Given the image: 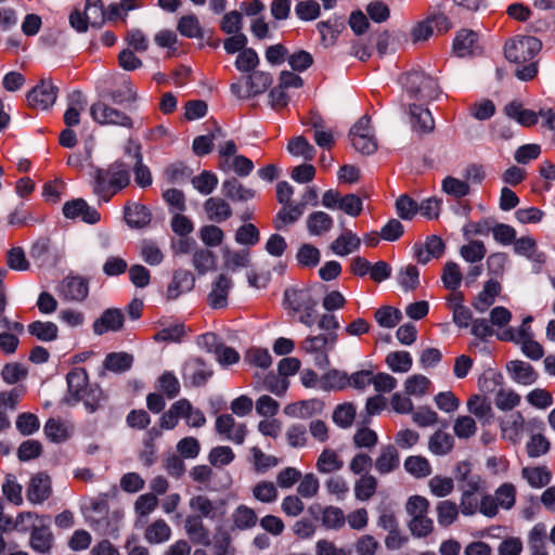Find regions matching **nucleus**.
<instances>
[{"instance_id": "nucleus-1", "label": "nucleus", "mask_w": 555, "mask_h": 555, "mask_svg": "<svg viewBox=\"0 0 555 555\" xmlns=\"http://www.w3.org/2000/svg\"><path fill=\"white\" fill-rule=\"evenodd\" d=\"M542 48L541 41L532 36H519L508 40L504 47L507 61L518 65L515 76L520 80H531L538 74L534 60Z\"/></svg>"}, {"instance_id": "nucleus-2", "label": "nucleus", "mask_w": 555, "mask_h": 555, "mask_svg": "<svg viewBox=\"0 0 555 555\" xmlns=\"http://www.w3.org/2000/svg\"><path fill=\"white\" fill-rule=\"evenodd\" d=\"M92 177L93 193L104 203L130 183L128 166L118 160L106 168H96Z\"/></svg>"}, {"instance_id": "nucleus-3", "label": "nucleus", "mask_w": 555, "mask_h": 555, "mask_svg": "<svg viewBox=\"0 0 555 555\" xmlns=\"http://www.w3.org/2000/svg\"><path fill=\"white\" fill-rule=\"evenodd\" d=\"M317 305L309 288L288 287L284 291V308L292 313H299V322L308 327L314 324Z\"/></svg>"}, {"instance_id": "nucleus-4", "label": "nucleus", "mask_w": 555, "mask_h": 555, "mask_svg": "<svg viewBox=\"0 0 555 555\" xmlns=\"http://www.w3.org/2000/svg\"><path fill=\"white\" fill-rule=\"evenodd\" d=\"M38 518L39 516L31 512L20 513L15 526L22 531L31 530L30 547L38 553L47 554L52 547L53 534L48 526L36 525Z\"/></svg>"}, {"instance_id": "nucleus-5", "label": "nucleus", "mask_w": 555, "mask_h": 555, "mask_svg": "<svg viewBox=\"0 0 555 555\" xmlns=\"http://www.w3.org/2000/svg\"><path fill=\"white\" fill-rule=\"evenodd\" d=\"M402 83L408 94L418 101L434 100L440 93L437 80L422 70L406 73Z\"/></svg>"}, {"instance_id": "nucleus-6", "label": "nucleus", "mask_w": 555, "mask_h": 555, "mask_svg": "<svg viewBox=\"0 0 555 555\" xmlns=\"http://www.w3.org/2000/svg\"><path fill=\"white\" fill-rule=\"evenodd\" d=\"M272 76L262 70H254L230 86L231 93L241 100H247L264 93L272 83Z\"/></svg>"}, {"instance_id": "nucleus-7", "label": "nucleus", "mask_w": 555, "mask_h": 555, "mask_svg": "<svg viewBox=\"0 0 555 555\" xmlns=\"http://www.w3.org/2000/svg\"><path fill=\"white\" fill-rule=\"evenodd\" d=\"M105 22L106 14L102 0H86L82 13L75 10L69 15L70 26L79 33L87 31L89 25L100 28Z\"/></svg>"}, {"instance_id": "nucleus-8", "label": "nucleus", "mask_w": 555, "mask_h": 555, "mask_svg": "<svg viewBox=\"0 0 555 555\" xmlns=\"http://www.w3.org/2000/svg\"><path fill=\"white\" fill-rule=\"evenodd\" d=\"M337 343V334H319L306 337L299 346V349L306 353L314 356L315 364L323 367L328 364V351Z\"/></svg>"}, {"instance_id": "nucleus-9", "label": "nucleus", "mask_w": 555, "mask_h": 555, "mask_svg": "<svg viewBox=\"0 0 555 555\" xmlns=\"http://www.w3.org/2000/svg\"><path fill=\"white\" fill-rule=\"evenodd\" d=\"M90 115L95 122L102 126L133 128V120L127 113L102 101L91 105Z\"/></svg>"}, {"instance_id": "nucleus-10", "label": "nucleus", "mask_w": 555, "mask_h": 555, "mask_svg": "<svg viewBox=\"0 0 555 555\" xmlns=\"http://www.w3.org/2000/svg\"><path fill=\"white\" fill-rule=\"evenodd\" d=\"M349 138L352 146L361 154H373L377 150V142L371 128V118L362 116L350 129Z\"/></svg>"}, {"instance_id": "nucleus-11", "label": "nucleus", "mask_w": 555, "mask_h": 555, "mask_svg": "<svg viewBox=\"0 0 555 555\" xmlns=\"http://www.w3.org/2000/svg\"><path fill=\"white\" fill-rule=\"evenodd\" d=\"M56 98L57 88L51 80L42 79L27 93V103L31 108L44 111L55 103Z\"/></svg>"}, {"instance_id": "nucleus-12", "label": "nucleus", "mask_w": 555, "mask_h": 555, "mask_svg": "<svg viewBox=\"0 0 555 555\" xmlns=\"http://www.w3.org/2000/svg\"><path fill=\"white\" fill-rule=\"evenodd\" d=\"M52 494L51 477L43 472H39L31 476L27 489L26 496L31 504H42Z\"/></svg>"}, {"instance_id": "nucleus-13", "label": "nucleus", "mask_w": 555, "mask_h": 555, "mask_svg": "<svg viewBox=\"0 0 555 555\" xmlns=\"http://www.w3.org/2000/svg\"><path fill=\"white\" fill-rule=\"evenodd\" d=\"M216 431L227 440L242 444L247 435L246 425L236 423L231 414H222L216 420Z\"/></svg>"}, {"instance_id": "nucleus-14", "label": "nucleus", "mask_w": 555, "mask_h": 555, "mask_svg": "<svg viewBox=\"0 0 555 555\" xmlns=\"http://www.w3.org/2000/svg\"><path fill=\"white\" fill-rule=\"evenodd\" d=\"M222 505V503L212 501L205 494H196L189 500V507L193 513L192 515L201 516L203 519L215 520L222 517L224 514Z\"/></svg>"}, {"instance_id": "nucleus-15", "label": "nucleus", "mask_w": 555, "mask_h": 555, "mask_svg": "<svg viewBox=\"0 0 555 555\" xmlns=\"http://www.w3.org/2000/svg\"><path fill=\"white\" fill-rule=\"evenodd\" d=\"M66 380L68 391L64 400L67 404L75 405L79 402L81 393L90 386L88 373L82 367H75L68 372Z\"/></svg>"}, {"instance_id": "nucleus-16", "label": "nucleus", "mask_w": 555, "mask_h": 555, "mask_svg": "<svg viewBox=\"0 0 555 555\" xmlns=\"http://www.w3.org/2000/svg\"><path fill=\"white\" fill-rule=\"evenodd\" d=\"M414 256L422 264L428 263L433 258H440L446 250V244L438 235H430L422 244H415Z\"/></svg>"}, {"instance_id": "nucleus-17", "label": "nucleus", "mask_w": 555, "mask_h": 555, "mask_svg": "<svg viewBox=\"0 0 555 555\" xmlns=\"http://www.w3.org/2000/svg\"><path fill=\"white\" fill-rule=\"evenodd\" d=\"M63 214L69 219L79 217L82 221L89 224H94L101 219L100 212L95 208L89 206L87 202L81 198L65 203L63 206Z\"/></svg>"}, {"instance_id": "nucleus-18", "label": "nucleus", "mask_w": 555, "mask_h": 555, "mask_svg": "<svg viewBox=\"0 0 555 555\" xmlns=\"http://www.w3.org/2000/svg\"><path fill=\"white\" fill-rule=\"evenodd\" d=\"M233 282L230 276L221 273L211 285V291L207 296L208 305L214 309L224 308L228 305V295L232 288Z\"/></svg>"}, {"instance_id": "nucleus-19", "label": "nucleus", "mask_w": 555, "mask_h": 555, "mask_svg": "<svg viewBox=\"0 0 555 555\" xmlns=\"http://www.w3.org/2000/svg\"><path fill=\"white\" fill-rule=\"evenodd\" d=\"M184 530L194 544L204 546L211 544L210 531L201 516L189 515L184 521Z\"/></svg>"}, {"instance_id": "nucleus-20", "label": "nucleus", "mask_w": 555, "mask_h": 555, "mask_svg": "<svg viewBox=\"0 0 555 555\" xmlns=\"http://www.w3.org/2000/svg\"><path fill=\"white\" fill-rule=\"evenodd\" d=\"M124 326V314L119 309H107L93 323V332L103 335L107 332H117Z\"/></svg>"}, {"instance_id": "nucleus-21", "label": "nucleus", "mask_w": 555, "mask_h": 555, "mask_svg": "<svg viewBox=\"0 0 555 555\" xmlns=\"http://www.w3.org/2000/svg\"><path fill=\"white\" fill-rule=\"evenodd\" d=\"M194 285L195 278L190 271L177 270L167 287L166 297L169 300H175L181 294L192 291Z\"/></svg>"}, {"instance_id": "nucleus-22", "label": "nucleus", "mask_w": 555, "mask_h": 555, "mask_svg": "<svg viewBox=\"0 0 555 555\" xmlns=\"http://www.w3.org/2000/svg\"><path fill=\"white\" fill-rule=\"evenodd\" d=\"M506 367L511 378L519 385L530 386L538 380L539 374L527 362L514 360L508 362Z\"/></svg>"}, {"instance_id": "nucleus-23", "label": "nucleus", "mask_w": 555, "mask_h": 555, "mask_svg": "<svg viewBox=\"0 0 555 555\" xmlns=\"http://www.w3.org/2000/svg\"><path fill=\"white\" fill-rule=\"evenodd\" d=\"M206 217L209 221L221 223L232 216L230 204L221 197H209L203 205Z\"/></svg>"}, {"instance_id": "nucleus-24", "label": "nucleus", "mask_w": 555, "mask_h": 555, "mask_svg": "<svg viewBox=\"0 0 555 555\" xmlns=\"http://www.w3.org/2000/svg\"><path fill=\"white\" fill-rule=\"evenodd\" d=\"M525 418L520 412L511 414L500 422L502 437L513 443H518L524 434Z\"/></svg>"}, {"instance_id": "nucleus-25", "label": "nucleus", "mask_w": 555, "mask_h": 555, "mask_svg": "<svg viewBox=\"0 0 555 555\" xmlns=\"http://www.w3.org/2000/svg\"><path fill=\"white\" fill-rule=\"evenodd\" d=\"M467 410L475 415L482 425L492 423L494 414L490 401L481 395H473L467 400Z\"/></svg>"}, {"instance_id": "nucleus-26", "label": "nucleus", "mask_w": 555, "mask_h": 555, "mask_svg": "<svg viewBox=\"0 0 555 555\" xmlns=\"http://www.w3.org/2000/svg\"><path fill=\"white\" fill-rule=\"evenodd\" d=\"M61 293L68 300L82 301L89 293L88 281L81 276L67 278L61 286Z\"/></svg>"}, {"instance_id": "nucleus-27", "label": "nucleus", "mask_w": 555, "mask_h": 555, "mask_svg": "<svg viewBox=\"0 0 555 555\" xmlns=\"http://www.w3.org/2000/svg\"><path fill=\"white\" fill-rule=\"evenodd\" d=\"M343 467V457L336 450L331 448L323 449L315 462V468L320 474H334Z\"/></svg>"}, {"instance_id": "nucleus-28", "label": "nucleus", "mask_w": 555, "mask_h": 555, "mask_svg": "<svg viewBox=\"0 0 555 555\" xmlns=\"http://www.w3.org/2000/svg\"><path fill=\"white\" fill-rule=\"evenodd\" d=\"M124 217L127 224L133 229H141L151 222L149 209L138 203H128L124 209Z\"/></svg>"}, {"instance_id": "nucleus-29", "label": "nucleus", "mask_w": 555, "mask_h": 555, "mask_svg": "<svg viewBox=\"0 0 555 555\" xmlns=\"http://www.w3.org/2000/svg\"><path fill=\"white\" fill-rule=\"evenodd\" d=\"M399 453L397 449L391 444L383 447L374 462L375 469L382 475L393 472L399 467Z\"/></svg>"}, {"instance_id": "nucleus-30", "label": "nucleus", "mask_w": 555, "mask_h": 555, "mask_svg": "<svg viewBox=\"0 0 555 555\" xmlns=\"http://www.w3.org/2000/svg\"><path fill=\"white\" fill-rule=\"evenodd\" d=\"M231 520L233 529L246 531L256 527L258 516L251 507L241 504L232 512Z\"/></svg>"}, {"instance_id": "nucleus-31", "label": "nucleus", "mask_w": 555, "mask_h": 555, "mask_svg": "<svg viewBox=\"0 0 555 555\" xmlns=\"http://www.w3.org/2000/svg\"><path fill=\"white\" fill-rule=\"evenodd\" d=\"M361 245L360 237L350 230L344 232L332 242L331 249L337 256H347L359 249Z\"/></svg>"}, {"instance_id": "nucleus-32", "label": "nucleus", "mask_w": 555, "mask_h": 555, "mask_svg": "<svg viewBox=\"0 0 555 555\" xmlns=\"http://www.w3.org/2000/svg\"><path fill=\"white\" fill-rule=\"evenodd\" d=\"M223 264L229 271L235 272L240 269H246L250 266V251L248 249H230L225 247L222 249Z\"/></svg>"}, {"instance_id": "nucleus-33", "label": "nucleus", "mask_w": 555, "mask_h": 555, "mask_svg": "<svg viewBox=\"0 0 555 555\" xmlns=\"http://www.w3.org/2000/svg\"><path fill=\"white\" fill-rule=\"evenodd\" d=\"M501 292V285L498 281L489 280L485 283L482 291L473 300V307L478 312H485L493 305L496 296Z\"/></svg>"}, {"instance_id": "nucleus-34", "label": "nucleus", "mask_w": 555, "mask_h": 555, "mask_svg": "<svg viewBox=\"0 0 555 555\" xmlns=\"http://www.w3.org/2000/svg\"><path fill=\"white\" fill-rule=\"evenodd\" d=\"M412 128L418 133H429L435 128V120L427 108L417 105L410 107Z\"/></svg>"}, {"instance_id": "nucleus-35", "label": "nucleus", "mask_w": 555, "mask_h": 555, "mask_svg": "<svg viewBox=\"0 0 555 555\" xmlns=\"http://www.w3.org/2000/svg\"><path fill=\"white\" fill-rule=\"evenodd\" d=\"M171 528L164 519H156L151 522L144 531V539L150 544H160L171 538Z\"/></svg>"}, {"instance_id": "nucleus-36", "label": "nucleus", "mask_w": 555, "mask_h": 555, "mask_svg": "<svg viewBox=\"0 0 555 555\" xmlns=\"http://www.w3.org/2000/svg\"><path fill=\"white\" fill-rule=\"evenodd\" d=\"M521 477L532 488H543L552 479V474L546 466H527L521 469Z\"/></svg>"}, {"instance_id": "nucleus-37", "label": "nucleus", "mask_w": 555, "mask_h": 555, "mask_svg": "<svg viewBox=\"0 0 555 555\" xmlns=\"http://www.w3.org/2000/svg\"><path fill=\"white\" fill-rule=\"evenodd\" d=\"M250 463L257 474H266L268 470L274 468L280 464V459L266 454L259 447H251L249 449Z\"/></svg>"}, {"instance_id": "nucleus-38", "label": "nucleus", "mask_w": 555, "mask_h": 555, "mask_svg": "<svg viewBox=\"0 0 555 555\" xmlns=\"http://www.w3.org/2000/svg\"><path fill=\"white\" fill-rule=\"evenodd\" d=\"M192 264L198 275H204L215 269L216 256L206 247H196L192 254Z\"/></svg>"}, {"instance_id": "nucleus-39", "label": "nucleus", "mask_w": 555, "mask_h": 555, "mask_svg": "<svg viewBox=\"0 0 555 555\" xmlns=\"http://www.w3.org/2000/svg\"><path fill=\"white\" fill-rule=\"evenodd\" d=\"M210 545H212L215 555H235L231 533L222 526L215 529Z\"/></svg>"}, {"instance_id": "nucleus-40", "label": "nucleus", "mask_w": 555, "mask_h": 555, "mask_svg": "<svg viewBox=\"0 0 555 555\" xmlns=\"http://www.w3.org/2000/svg\"><path fill=\"white\" fill-rule=\"evenodd\" d=\"M436 512L438 525L448 528L457 520L460 508L455 502L444 500L437 504Z\"/></svg>"}, {"instance_id": "nucleus-41", "label": "nucleus", "mask_w": 555, "mask_h": 555, "mask_svg": "<svg viewBox=\"0 0 555 555\" xmlns=\"http://www.w3.org/2000/svg\"><path fill=\"white\" fill-rule=\"evenodd\" d=\"M505 113L508 117L515 119L521 126L530 127L538 122V114L531 109L525 108L518 102H512L505 106Z\"/></svg>"}, {"instance_id": "nucleus-42", "label": "nucleus", "mask_w": 555, "mask_h": 555, "mask_svg": "<svg viewBox=\"0 0 555 555\" xmlns=\"http://www.w3.org/2000/svg\"><path fill=\"white\" fill-rule=\"evenodd\" d=\"M514 250L516 254L530 259L531 261L541 263L544 261V254L539 251L533 237L524 236L514 242Z\"/></svg>"}, {"instance_id": "nucleus-43", "label": "nucleus", "mask_w": 555, "mask_h": 555, "mask_svg": "<svg viewBox=\"0 0 555 555\" xmlns=\"http://www.w3.org/2000/svg\"><path fill=\"white\" fill-rule=\"evenodd\" d=\"M454 446L453 437L442 430L435 431L428 440V449L435 455H446Z\"/></svg>"}, {"instance_id": "nucleus-44", "label": "nucleus", "mask_w": 555, "mask_h": 555, "mask_svg": "<svg viewBox=\"0 0 555 555\" xmlns=\"http://www.w3.org/2000/svg\"><path fill=\"white\" fill-rule=\"evenodd\" d=\"M222 192L227 197H229L233 201H241V202L249 201L255 196L254 190L245 188L236 179H230V180L223 181Z\"/></svg>"}, {"instance_id": "nucleus-45", "label": "nucleus", "mask_w": 555, "mask_h": 555, "mask_svg": "<svg viewBox=\"0 0 555 555\" xmlns=\"http://www.w3.org/2000/svg\"><path fill=\"white\" fill-rule=\"evenodd\" d=\"M333 227L332 217L324 211H314L307 219V229L312 235H322Z\"/></svg>"}, {"instance_id": "nucleus-46", "label": "nucleus", "mask_w": 555, "mask_h": 555, "mask_svg": "<svg viewBox=\"0 0 555 555\" xmlns=\"http://www.w3.org/2000/svg\"><path fill=\"white\" fill-rule=\"evenodd\" d=\"M477 41V34L473 30L462 29L453 41V50L456 55L463 57L473 53Z\"/></svg>"}, {"instance_id": "nucleus-47", "label": "nucleus", "mask_w": 555, "mask_h": 555, "mask_svg": "<svg viewBox=\"0 0 555 555\" xmlns=\"http://www.w3.org/2000/svg\"><path fill=\"white\" fill-rule=\"evenodd\" d=\"M133 362V357L127 352H111L103 362L104 369L114 373L128 371Z\"/></svg>"}, {"instance_id": "nucleus-48", "label": "nucleus", "mask_w": 555, "mask_h": 555, "mask_svg": "<svg viewBox=\"0 0 555 555\" xmlns=\"http://www.w3.org/2000/svg\"><path fill=\"white\" fill-rule=\"evenodd\" d=\"M181 418H183L189 427L201 428L206 424L204 413L192 405L188 399H180Z\"/></svg>"}, {"instance_id": "nucleus-49", "label": "nucleus", "mask_w": 555, "mask_h": 555, "mask_svg": "<svg viewBox=\"0 0 555 555\" xmlns=\"http://www.w3.org/2000/svg\"><path fill=\"white\" fill-rule=\"evenodd\" d=\"M404 468L415 478H425L431 474V465L428 460L421 455H411L404 460Z\"/></svg>"}, {"instance_id": "nucleus-50", "label": "nucleus", "mask_w": 555, "mask_h": 555, "mask_svg": "<svg viewBox=\"0 0 555 555\" xmlns=\"http://www.w3.org/2000/svg\"><path fill=\"white\" fill-rule=\"evenodd\" d=\"M463 274L460 266L454 261H447L442 268L441 281L449 291H456L462 283Z\"/></svg>"}, {"instance_id": "nucleus-51", "label": "nucleus", "mask_w": 555, "mask_h": 555, "mask_svg": "<svg viewBox=\"0 0 555 555\" xmlns=\"http://www.w3.org/2000/svg\"><path fill=\"white\" fill-rule=\"evenodd\" d=\"M520 401V395L511 388H500L494 396V404L501 411H512Z\"/></svg>"}, {"instance_id": "nucleus-52", "label": "nucleus", "mask_w": 555, "mask_h": 555, "mask_svg": "<svg viewBox=\"0 0 555 555\" xmlns=\"http://www.w3.org/2000/svg\"><path fill=\"white\" fill-rule=\"evenodd\" d=\"M348 376L345 372L330 370L320 378V388L323 390H339L348 386Z\"/></svg>"}, {"instance_id": "nucleus-53", "label": "nucleus", "mask_w": 555, "mask_h": 555, "mask_svg": "<svg viewBox=\"0 0 555 555\" xmlns=\"http://www.w3.org/2000/svg\"><path fill=\"white\" fill-rule=\"evenodd\" d=\"M305 204L287 205L283 207L274 220V227L278 230L283 229L285 225L293 223L299 219L304 214Z\"/></svg>"}, {"instance_id": "nucleus-54", "label": "nucleus", "mask_w": 555, "mask_h": 555, "mask_svg": "<svg viewBox=\"0 0 555 555\" xmlns=\"http://www.w3.org/2000/svg\"><path fill=\"white\" fill-rule=\"evenodd\" d=\"M377 479L373 475L365 474L354 482V495L359 501L370 500L376 492Z\"/></svg>"}, {"instance_id": "nucleus-55", "label": "nucleus", "mask_w": 555, "mask_h": 555, "mask_svg": "<svg viewBox=\"0 0 555 555\" xmlns=\"http://www.w3.org/2000/svg\"><path fill=\"white\" fill-rule=\"evenodd\" d=\"M198 236L206 248L218 247L223 243L224 232L215 224L203 225L198 231Z\"/></svg>"}, {"instance_id": "nucleus-56", "label": "nucleus", "mask_w": 555, "mask_h": 555, "mask_svg": "<svg viewBox=\"0 0 555 555\" xmlns=\"http://www.w3.org/2000/svg\"><path fill=\"white\" fill-rule=\"evenodd\" d=\"M386 364L395 373H406L412 367V357L408 351H393L387 354Z\"/></svg>"}, {"instance_id": "nucleus-57", "label": "nucleus", "mask_w": 555, "mask_h": 555, "mask_svg": "<svg viewBox=\"0 0 555 555\" xmlns=\"http://www.w3.org/2000/svg\"><path fill=\"white\" fill-rule=\"evenodd\" d=\"M28 332L42 341L56 339L59 328L53 322L35 321L28 325Z\"/></svg>"}, {"instance_id": "nucleus-58", "label": "nucleus", "mask_w": 555, "mask_h": 555, "mask_svg": "<svg viewBox=\"0 0 555 555\" xmlns=\"http://www.w3.org/2000/svg\"><path fill=\"white\" fill-rule=\"evenodd\" d=\"M105 400L103 390L98 385H90L80 396L79 402L82 401L86 410L90 413L96 411L101 403Z\"/></svg>"}, {"instance_id": "nucleus-59", "label": "nucleus", "mask_w": 555, "mask_h": 555, "mask_svg": "<svg viewBox=\"0 0 555 555\" xmlns=\"http://www.w3.org/2000/svg\"><path fill=\"white\" fill-rule=\"evenodd\" d=\"M374 318L382 327L392 328L401 321L402 314L391 306H384L375 311Z\"/></svg>"}, {"instance_id": "nucleus-60", "label": "nucleus", "mask_w": 555, "mask_h": 555, "mask_svg": "<svg viewBox=\"0 0 555 555\" xmlns=\"http://www.w3.org/2000/svg\"><path fill=\"white\" fill-rule=\"evenodd\" d=\"M107 98L115 104L133 103L137 91L130 81H124L117 89L108 91Z\"/></svg>"}, {"instance_id": "nucleus-61", "label": "nucleus", "mask_w": 555, "mask_h": 555, "mask_svg": "<svg viewBox=\"0 0 555 555\" xmlns=\"http://www.w3.org/2000/svg\"><path fill=\"white\" fill-rule=\"evenodd\" d=\"M528 545L531 555H548L545 546V529L535 525L529 532Z\"/></svg>"}, {"instance_id": "nucleus-62", "label": "nucleus", "mask_w": 555, "mask_h": 555, "mask_svg": "<svg viewBox=\"0 0 555 555\" xmlns=\"http://www.w3.org/2000/svg\"><path fill=\"white\" fill-rule=\"evenodd\" d=\"M191 371L190 378L193 386H203L212 375V371L201 360L194 359L188 365Z\"/></svg>"}, {"instance_id": "nucleus-63", "label": "nucleus", "mask_w": 555, "mask_h": 555, "mask_svg": "<svg viewBox=\"0 0 555 555\" xmlns=\"http://www.w3.org/2000/svg\"><path fill=\"white\" fill-rule=\"evenodd\" d=\"M235 242L243 246H255L260 241V232L253 223H245L235 232Z\"/></svg>"}, {"instance_id": "nucleus-64", "label": "nucleus", "mask_w": 555, "mask_h": 555, "mask_svg": "<svg viewBox=\"0 0 555 555\" xmlns=\"http://www.w3.org/2000/svg\"><path fill=\"white\" fill-rule=\"evenodd\" d=\"M356 413V406L350 402H346L336 406L333 412V421L337 426L348 428L352 425Z\"/></svg>"}]
</instances>
